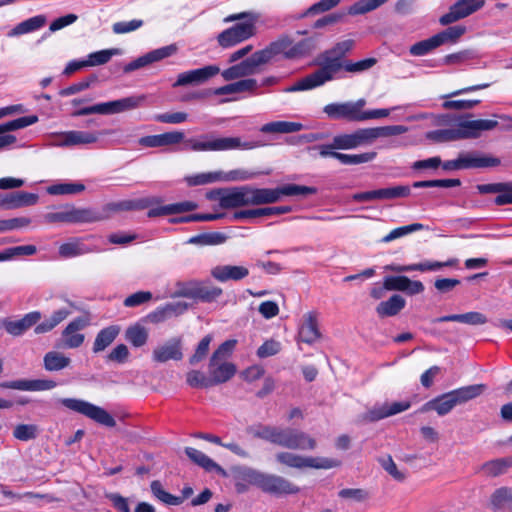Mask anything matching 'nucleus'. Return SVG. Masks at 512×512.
Returning a JSON list of instances; mask_svg holds the SVG:
<instances>
[{"label":"nucleus","instance_id":"nucleus-4","mask_svg":"<svg viewBox=\"0 0 512 512\" xmlns=\"http://www.w3.org/2000/svg\"><path fill=\"white\" fill-rule=\"evenodd\" d=\"M243 20L234 26L222 31L218 37V43L223 48L235 46L251 38L255 34L257 16L251 12L231 14L224 18L225 23Z\"/></svg>","mask_w":512,"mask_h":512},{"label":"nucleus","instance_id":"nucleus-16","mask_svg":"<svg viewBox=\"0 0 512 512\" xmlns=\"http://www.w3.org/2000/svg\"><path fill=\"white\" fill-rule=\"evenodd\" d=\"M182 358L181 337L170 338L163 345L156 347L152 352V360L157 363H165L170 360L180 361Z\"/></svg>","mask_w":512,"mask_h":512},{"label":"nucleus","instance_id":"nucleus-1","mask_svg":"<svg viewBox=\"0 0 512 512\" xmlns=\"http://www.w3.org/2000/svg\"><path fill=\"white\" fill-rule=\"evenodd\" d=\"M245 432L253 438L261 439L290 450H314L317 447L315 438L296 428H281L257 423L247 426Z\"/></svg>","mask_w":512,"mask_h":512},{"label":"nucleus","instance_id":"nucleus-63","mask_svg":"<svg viewBox=\"0 0 512 512\" xmlns=\"http://www.w3.org/2000/svg\"><path fill=\"white\" fill-rule=\"evenodd\" d=\"M388 0H360L349 8V14L360 15L377 9Z\"/></svg>","mask_w":512,"mask_h":512},{"label":"nucleus","instance_id":"nucleus-14","mask_svg":"<svg viewBox=\"0 0 512 512\" xmlns=\"http://www.w3.org/2000/svg\"><path fill=\"white\" fill-rule=\"evenodd\" d=\"M42 318V314L39 311H32L25 314L21 319L13 320L11 318H4L1 321V326L5 331L14 336H22L31 327L35 326Z\"/></svg>","mask_w":512,"mask_h":512},{"label":"nucleus","instance_id":"nucleus-8","mask_svg":"<svg viewBox=\"0 0 512 512\" xmlns=\"http://www.w3.org/2000/svg\"><path fill=\"white\" fill-rule=\"evenodd\" d=\"M275 459L279 464L290 468H314V469H331L341 465V461L334 458L326 457H303L292 452H279L275 455Z\"/></svg>","mask_w":512,"mask_h":512},{"label":"nucleus","instance_id":"nucleus-47","mask_svg":"<svg viewBox=\"0 0 512 512\" xmlns=\"http://www.w3.org/2000/svg\"><path fill=\"white\" fill-rule=\"evenodd\" d=\"M120 49L112 48L90 53L86 59L71 60L67 64H106L113 55L120 54Z\"/></svg>","mask_w":512,"mask_h":512},{"label":"nucleus","instance_id":"nucleus-46","mask_svg":"<svg viewBox=\"0 0 512 512\" xmlns=\"http://www.w3.org/2000/svg\"><path fill=\"white\" fill-rule=\"evenodd\" d=\"M323 111L327 114L330 119L339 120L345 119L348 121L355 122V119L350 109L349 103H330L326 105Z\"/></svg>","mask_w":512,"mask_h":512},{"label":"nucleus","instance_id":"nucleus-31","mask_svg":"<svg viewBox=\"0 0 512 512\" xmlns=\"http://www.w3.org/2000/svg\"><path fill=\"white\" fill-rule=\"evenodd\" d=\"M46 24L47 16L44 14H38L15 25L10 31H8L7 36L10 38H15L30 34L39 31Z\"/></svg>","mask_w":512,"mask_h":512},{"label":"nucleus","instance_id":"nucleus-45","mask_svg":"<svg viewBox=\"0 0 512 512\" xmlns=\"http://www.w3.org/2000/svg\"><path fill=\"white\" fill-rule=\"evenodd\" d=\"M512 467V457L497 458L485 462L481 470L490 477H497L506 473L508 468Z\"/></svg>","mask_w":512,"mask_h":512},{"label":"nucleus","instance_id":"nucleus-3","mask_svg":"<svg viewBox=\"0 0 512 512\" xmlns=\"http://www.w3.org/2000/svg\"><path fill=\"white\" fill-rule=\"evenodd\" d=\"M370 66H319V69L297 80L284 89L285 92L312 90L334 79L346 77L347 72H361Z\"/></svg>","mask_w":512,"mask_h":512},{"label":"nucleus","instance_id":"nucleus-38","mask_svg":"<svg viewBox=\"0 0 512 512\" xmlns=\"http://www.w3.org/2000/svg\"><path fill=\"white\" fill-rule=\"evenodd\" d=\"M178 46L176 44H170L153 51L146 53L145 55L134 60L130 64H152L154 62L162 61L172 55L176 54Z\"/></svg>","mask_w":512,"mask_h":512},{"label":"nucleus","instance_id":"nucleus-29","mask_svg":"<svg viewBox=\"0 0 512 512\" xmlns=\"http://www.w3.org/2000/svg\"><path fill=\"white\" fill-rule=\"evenodd\" d=\"M457 406L455 400L451 394V392L443 393L425 404L418 410L419 413H425L430 410H434L437 412L439 416H445L452 411V409Z\"/></svg>","mask_w":512,"mask_h":512},{"label":"nucleus","instance_id":"nucleus-64","mask_svg":"<svg viewBox=\"0 0 512 512\" xmlns=\"http://www.w3.org/2000/svg\"><path fill=\"white\" fill-rule=\"evenodd\" d=\"M409 283V278L407 276L398 275V276H386L383 280V289L388 291H401L405 292L407 289V285Z\"/></svg>","mask_w":512,"mask_h":512},{"label":"nucleus","instance_id":"nucleus-53","mask_svg":"<svg viewBox=\"0 0 512 512\" xmlns=\"http://www.w3.org/2000/svg\"><path fill=\"white\" fill-rule=\"evenodd\" d=\"M227 240V236L221 232L201 233L191 237L188 243L195 245H219Z\"/></svg>","mask_w":512,"mask_h":512},{"label":"nucleus","instance_id":"nucleus-58","mask_svg":"<svg viewBox=\"0 0 512 512\" xmlns=\"http://www.w3.org/2000/svg\"><path fill=\"white\" fill-rule=\"evenodd\" d=\"M466 27L464 25H455L435 34L440 45L456 42L464 33Z\"/></svg>","mask_w":512,"mask_h":512},{"label":"nucleus","instance_id":"nucleus-36","mask_svg":"<svg viewBox=\"0 0 512 512\" xmlns=\"http://www.w3.org/2000/svg\"><path fill=\"white\" fill-rule=\"evenodd\" d=\"M316 316L309 312L304 316V321L299 328L298 338L301 342L313 344L320 338Z\"/></svg>","mask_w":512,"mask_h":512},{"label":"nucleus","instance_id":"nucleus-17","mask_svg":"<svg viewBox=\"0 0 512 512\" xmlns=\"http://www.w3.org/2000/svg\"><path fill=\"white\" fill-rule=\"evenodd\" d=\"M251 185L226 188L225 196L221 199L222 209H233L251 206Z\"/></svg>","mask_w":512,"mask_h":512},{"label":"nucleus","instance_id":"nucleus-51","mask_svg":"<svg viewBox=\"0 0 512 512\" xmlns=\"http://www.w3.org/2000/svg\"><path fill=\"white\" fill-rule=\"evenodd\" d=\"M125 339L134 347H142L147 343L148 331L144 326L134 324L126 329Z\"/></svg>","mask_w":512,"mask_h":512},{"label":"nucleus","instance_id":"nucleus-10","mask_svg":"<svg viewBox=\"0 0 512 512\" xmlns=\"http://www.w3.org/2000/svg\"><path fill=\"white\" fill-rule=\"evenodd\" d=\"M485 0H458L439 19L441 25H450L480 10Z\"/></svg>","mask_w":512,"mask_h":512},{"label":"nucleus","instance_id":"nucleus-41","mask_svg":"<svg viewBox=\"0 0 512 512\" xmlns=\"http://www.w3.org/2000/svg\"><path fill=\"white\" fill-rule=\"evenodd\" d=\"M490 506L494 512H501L512 506V488L500 487L490 497Z\"/></svg>","mask_w":512,"mask_h":512},{"label":"nucleus","instance_id":"nucleus-22","mask_svg":"<svg viewBox=\"0 0 512 512\" xmlns=\"http://www.w3.org/2000/svg\"><path fill=\"white\" fill-rule=\"evenodd\" d=\"M219 66H203L179 75L175 86L199 85L218 74Z\"/></svg>","mask_w":512,"mask_h":512},{"label":"nucleus","instance_id":"nucleus-25","mask_svg":"<svg viewBox=\"0 0 512 512\" xmlns=\"http://www.w3.org/2000/svg\"><path fill=\"white\" fill-rule=\"evenodd\" d=\"M184 138V132L172 131L157 135L143 136L138 140V143L143 147L155 148L178 144L182 142Z\"/></svg>","mask_w":512,"mask_h":512},{"label":"nucleus","instance_id":"nucleus-39","mask_svg":"<svg viewBox=\"0 0 512 512\" xmlns=\"http://www.w3.org/2000/svg\"><path fill=\"white\" fill-rule=\"evenodd\" d=\"M406 305V300L399 294L392 295L388 300L382 301L376 307L380 317H392L397 315Z\"/></svg>","mask_w":512,"mask_h":512},{"label":"nucleus","instance_id":"nucleus-18","mask_svg":"<svg viewBox=\"0 0 512 512\" xmlns=\"http://www.w3.org/2000/svg\"><path fill=\"white\" fill-rule=\"evenodd\" d=\"M145 100L144 95L140 96H129L114 101L99 103L100 114L111 115L117 114L129 110H133L139 107Z\"/></svg>","mask_w":512,"mask_h":512},{"label":"nucleus","instance_id":"nucleus-59","mask_svg":"<svg viewBox=\"0 0 512 512\" xmlns=\"http://www.w3.org/2000/svg\"><path fill=\"white\" fill-rule=\"evenodd\" d=\"M424 229L421 223H412L410 225L401 226L393 229L389 234L381 239V242L388 243L398 238L404 237L410 233L417 232Z\"/></svg>","mask_w":512,"mask_h":512},{"label":"nucleus","instance_id":"nucleus-13","mask_svg":"<svg viewBox=\"0 0 512 512\" xmlns=\"http://www.w3.org/2000/svg\"><path fill=\"white\" fill-rule=\"evenodd\" d=\"M113 133H115V130L113 129H104L99 132H87L79 130L67 131L59 135L60 141L58 145L74 146L91 144L97 142L100 136L111 135Z\"/></svg>","mask_w":512,"mask_h":512},{"label":"nucleus","instance_id":"nucleus-55","mask_svg":"<svg viewBox=\"0 0 512 512\" xmlns=\"http://www.w3.org/2000/svg\"><path fill=\"white\" fill-rule=\"evenodd\" d=\"M85 190L82 183H58L47 187V193L50 195H72Z\"/></svg>","mask_w":512,"mask_h":512},{"label":"nucleus","instance_id":"nucleus-49","mask_svg":"<svg viewBox=\"0 0 512 512\" xmlns=\"http://www.w3.org/2000/svg\"><path fill=\"white\" fill-rule=\"evenodd\" d=\"M303 129V125L299 122L274 121L262 126L261 131L264 133H293Z\"/></svg>","mask_w":512,"mask_h":512},{"label":"nucleus","instance_id":"nucleus-19","mask_svg":"<svg viewBox=\"0 0 512 512\" xmlns=\"http://www.w3.org/2000/svg\"><path fill=\"white\" fill-rule=\"evenodd\" d=\"M39 196L35 193L16 191L0 195V207L3 209H17L35 205Z\"/></svg>","mask_w":512,"mask_h":512},{"label":"nucleus","instance_id":"nucleus-23","mask_svg":"<svg viewBox=\"0 0 512 512\" xmlns=\"http://www.w3.org/2000/svg\"><path fill=\"white\" fill-rule=\"evenodd\" d=\"M480 194L499 193L494 199L497 206L512 204V183L498 182L489 184H479L476 186Z\"/></svg>","mask_w":512,"mask_h":512},{"label":"nucleus","instance_id":"nucleus-40","mask_svg":"<svg viewBox=\"0 0 512 512\" xmlns=\"http://www.w3.org/2000/svg\"><path fill=\"white\" fill-rule=\"evenodd\" d=\"M257 147L254 142H242L239 137H222L212 139V151H226L238 148L253 149Z\"/></svg>","mask_w":512,"mask_h":512},{"label":"nucleus","instance_id":"nucleus-60","mask_svg":"<svg viewBox=\"0 0 512 512\" xmlns=\"http://www.w3.org/2000/svg\"><path fill=\"white\" fill-rule=\"evenodd\" d=\"M425 137L426 139L435 143H444L459 140L456 128L428 131Z\"/></svg>","mask_w":512,"mask_h":512},{"label":"nucleus","instance_id":"nucleus-44","mask_svg":"<svg viewBox=\"0 0 512 512\" xmlns=\"http://www.w3.org/2000/svg\"><path fill=\"white\" fill-rule=\"evenodd\" d=\"M71 359L57 351H49L43 357V366L46 371H60L68 367Z\"/></svg>","mask_w":512,"mask_h":512},{"label":"nucleus","instance_id":"nucleus-32","mask_svg":"<svg viewBox=\"0 0 512 512\" xmlns=\"http://www.w3.org/2000/svg\"><path fill=\"white\" fill-rule=\"evenodd\" d=\"M71 224H84L99 222L107 218V215L95 208H77L70 205Z\"/></svg>","mask_w":512,"mask_h":512},{"label":"nucleus","instance_id":"nucleus-42","mask_svg":"<svg viewBox=\"0 0 512 512\" xmlns=\"http://www.w3.org/2000/svg\"><path fill=\"white\" fill-rule=\"evenodd\" d=\"M257 85L256 80L254 79H241L236 82L215 88L212 93L214 95H229V94H237L245 91L253 90Z\"/></svg>","mask_w":512,"mask_h":512},{"label":"nucleus","instance_id":"nucleus-28","mask_svg":"<svg viewBox=\"0 0 512 512\" xmlns=\"http://www.w3.org/2000/svg\"><path fill=\"white\" fill-rule=\"evenodd\" d=\"M186 456L196 465L203 468L206 472H215L217 475L221 477H227V471L216 463L213 459L208 457L202 451L197 450L193 447L185 448Z\"/></svg>","mask_w":512,"mask_h":512},{"label":"nucleus","instance_id":"nucleus-52","mask_svg":"<svg viewBox=\"0 0 512 512\" xmlns=\"http://www.w3.org/2000/svg\"><path fill=\"white\" fill-rule=\"evenodd\" d=\"M150 489L155 498L167 505L177 506L182 504V498L165 491L159 480L152 481L150 484Z\"/></svg>","mask_w":512,"mask_h":512},{"label":"nucleus","instance_id":"nucleus-21","mask_svg":"<svg viewBox=\"0 0 512 512\" xmlns=\"http://www.w3.org/2000/svg\"><path fill=\"white\" fill-rule=\"evenodd\" d=\"M57 383L46 379H18L0 383V388L21 391H45L55 388Z\"/></svg>","mask_w":512,"mask_h":512},{"label":"nucleus","instance_id":"nucleus-50","mask_svg":"<svg viewBox=\"0 0 512 512\" xmlns=\"http://www.w3.org/2000/svg\"><path fill=\"white\" fill-rule=\"evenodd\" d=\"M89 252H91V249L80 240L63 243L58 250L62 258H73Z\"/></svg>","mask_w":512,"mask_h":512},{"label":"nucleus","instance_id":"nucleus-37","mask_svg":"<svg viewBox=\"0 0 512 512\" xmlns=\"http://www.w3.org/2000/svg\"><path fill=\"white\" fill-rule=\"evenodd\" d=\"M487 386L485 384H472L454 389L451 392L456 405H461L482 395Z\"/></svg>","mask_w":512,"mask_h":512},{"label":"nucleus","instance_id":"nucleus-34","mask_svg":"<svg viewBox=\"0 0 512 512\" xmlns=\"http://www.w3.org/2000/svg\"><path fill=\"white\" fill-rule=\"evenodd\" d=\"M121 327L119 325H110L101 329L93 342L92 351L98 354L108 348L119 336Z\"/></svg>","mask_w":512,"mask_h":512},{"label":"nucleus","instance_id":"nucleus-35","mask_svg":"<svg viewBox=\"0 0 512 512\" xmlns=\"http://www.w3.org/2000/svg\"><path fill=\"white\" fill-rule=\"evenodd\" d=\"M318 38L316 36L305 38L297 43H293L289 37V52L287 60H298L311 54L317 47Z\"/></svg>","mask_w":512,"mask_h":512},{"label":"nucleus","instance_id":"nucleus-30","mask_svg":"<svg viewBox=\"0 0 512 512\" xmlns=\"http://www.w3.org/2000/svg\"><path fill=\"white\" fill-rule=\"evenodd\" d=\"M211 275L219 282L239 281L249 275V270L244 266L218 265L211 270Z\"/></svg>","mask_w":512,"mask_h":512},{"label":"nucleus","instance_id":"nucleus-9","mask_svg":"<svg viewBox=\"0 0 512 512\" xmlns=\"http://www.w3.org/2000/svg\"><path fill=\"white\" fill-rule=\"evenodd\" d=\"M287 52H289V36H281L266 48L253 53L251 57L243 60L240 64H267L281 58L287 60Z\"/></svg>","mask_w":512,"mask_h":512},{"label":"nucleus","instance_id":"nucleus-43","mask_svg":"<svg viewBox=\"0 0 512 512\" xmlns=\"http://www.w3.org/2000/svg\"><path fill=\"white\" fill-rule=\"evenodd\" d=\"M70 315V311L66 308L56 310L49 318L35 325V334H44L53 330L58 324L65 320Z\"/></svg>","mask_w":512,"mask_h":512},{"label":"nucleus","instance_id":"nucleus-61","mask_svg":"<svg viewBox=\"0 0 512 512\" xmlns=\"http://www.w3.org/2000/svg\"><path fill=\"white\" fill-rule=\"evenodd\" d=\"M186 382L192 388L208 389L213 387L210 377L199 370H191L186 375Z\"/></svg>","mask_w":512,"mask_h":512},{"label":"nucleus","instance_id":"nucleus-7","mask_svg":"<svg viewBox=\"0 0 512 512\" xmlns=\"http://www.w3.org/2000/svg\"><path fill=\"white\" fill-rule=\"evenodd\" d=\"M499 158L482 154L477 151L460 153L456 159L442 162V168L446 171L460 169L490 168L500 165Z\"/></svg>","mask_w":512,"mask_h":512},{"label":"nucleus","instance_id":"nucleus-15","mask_svg":"<svg viewBox=\"0 0 512 512\" xmlns=\"http://www.w3.org/2000/svg\"><path fill=\"white\" fill-rule=\"evenodd\" d=\"M498 125L496 120L479 119V120H464L460 119L456 132L458 139L476 138L482 131L492 130Z\"/></svg>","mask_w":512,"mask_h":512},{"label":"nucleus","instance_id":"nucleus-20","mask_svg":"<svg viewBox=\"0 0 512 512\" xmlns=\"http://www.w3.org/2000/svg\"><path fill=\"white\" fill-rule=\"evenodd\" d=\"M333 139L334 147L338 150L356 149L370 144L366 128L357 129L352 133L338 134Z\"/></svg>","mask_w":512,"mask_h":512},{"label":"nucleus","instance_id":"nucleus-5","mask_svg":"<svg viewBox=\"0 0 512 512\" xmlns=\"http://www.w3.org/2000/svg\"><path fill=\"white\" fill-rule=\"evenodd\" d=\"M317 193L316 187L298 184H285L276 188H256L251 186V206L277 203L283 196H309Z\"/></svg>","mask_w":512,"mask_h":512},{"label":"nucleus","instance_id":"nucleus-56","mask_svg":"<svg viewBox=\"0 0 512 512\" xmlns=\"http://www.w3.org/2000/svg\"><path fill=\"white\" fill-rule=\"evenodd\" d=\"M439 46H441V45L439 44L436 35H433L432 37H430L428 39H425V40H422V41H419V42L413 44L410 47L409 52L411 55H414V56H424V55L431 53L433 50H435Z\"/></svg>","mask_w":512,"mask_h":512},{"label":"nucleus","instance_id":"nucleus-27","mask_svg":"<svg viewBox=\"0 0 512 512\" xmlns=\"http://www.w3.org/2000/svg\"><path fill=\"white\" fill-rule=\"evenodd\" d=\"M88 325V320L83 317L73 319L62 331V337L67 348H78L84 342V335L77 333Z\"/></svg>","mask_w":512,"mask_h":512},{"label":"nucleus","instance_id":"nucleus-12","mask_svg":"<svg viewBox=\"0 0 512 512\" xmlns=\"http://www.w3.org/2000/svg\"><path fill=\"white\" fill-rule=\"evenodd\" d=\"M354 46V41L347 39L337 43L330 50L325 51L321 55V62L319 64H376V59L367 58L357 62L346 61L342 63V59L347 52Z\"/></svg>","mask_w":512,"mask_h":512},{"label":"nucleus","instance_id":"nucleus-26","mask_svg":"<svg viewBox=\"0 0 512 512\" xmlns=\"http://www.w3.org/2000/svg\"><path fill=\"white\" fill-rule=\"evenodd\" d=\"M209 377L212 385L216 386L229 381L236 374V366L231 362L209 360L208 365Z\"/></svg>","mask_w":512,"mask_h":512},{"label":"nucleus","instance_id":"nucleus-6","mask_svg":"<svg viewBox=\"0 0 512 512\" xmlns=\"http://www.w3.org/2000/svg\"><path fill=\"white\" fill-rule=\"evenodd\" d=\"M59 403L65 408L84 415L106 427H114L116 421L104 408L77 398H61Z\"/></svg>","mask_w":512,"mask_h":512},{"label":"nucleus","instance_id":"nucleus-11","mask_svg":"<svg viewBox=\"0 0 512 512\" xmlns=\"http://www.w3.org/2000/svg\"><path fill=\"white\" fill-rule=\"evenodd\" d=\"M410 194V186L398 185L371 191L358 192L352 195V199L355 202H365L372 200H392L396 198H405L408 197Z\"/></svg>","mask_w":512,"mask_h":512},{"label":"nucleus","instance_id":"nucleus-33","mask_svg":"<svg viewBox=\"0 0 512 512\" xmlns=\"http://www.w3.org/2000/svg\"><path fill=\"white\" fill-rule=\"evenodd\" d=\"M443 322H459L468 325H483L488 322L487 317L481 313L476 311H471L463 314H450L435 318L432 320V323H443Z\"/></svg>","mask_w":512,"mask_h":512},{"label":"nucleus","instance_id":"nucleus-57","mask_svg":"<svg viewBox=\"0 0 512 512\" xmlns=\"http://www.w3.org/2000/svg\"><path fill=\"white\" fill-rule=\"evenodd\" d=\"M273 216L272 207H260L254 209L239 210L233 213V220H254L259 217Z\"/></svg>","mask_w":512,"mask_h":512},{"label":"nucleus","instance_id":"nucleus-62","mask_svg":"<svg viewBox=\"0 0 512 512\" xmlns=\"http://www.w3.org/2000/svg\"><path fill=\"white\" fill-rule=\"evenodd\" d=\"M38 436V427L35 424H18L13 429V437L20 441H30Z\"/></svg>","mask_w":512,"mask_h":512},{"label":"nucleus","instance_id":"nucleus-48","mask_svg":"<svg viewBox=\"0 0 512 512\" xmlns=\"http://www.w3.org/2000/svg\"><path fill=\"white\" fill-rule=\"evenodd\" d=\"M369 143L371 144L375 139L380 137H390L403 134L407 132V127L403 125H390L382 127L366 128Z\"/></svg>","mask_w":512,"mask_h":512},{"label":"nucleus","instance_id":"nucleus-54","mask_svg":"<svg viewBox=\"0 0 512 512\" xmlns=\"http://www.w3.org/2000/svg\"><path fill=\"white\" fill-rule=\"evenodd\" d=\"M377 153L374 151L365 152L361 154H344L337 152L336 159L343 165H358L367 163L374 160Z\"/></svg>","mask_w":512,"mask_h":512},{"label":"nucleus","instance_id":"nucleus-24","mask_svg":"<svg viewBox=\"0 0 512 512\" xmlns=\"http://www.w3.org/2000/svg\"><path fill=\"white\" fill-rule=\"evenodd\" d=\"M458 262L457 259H450L446 262H438V261H425L421 263L409 264V265H399V264H390L385 266V270L392 271L396 273L403 272H411V271H437L443 267L454 266Z\"/></svg>","mask_w":512,"mask_h":512},{"label":"nucleus","instance_id":"nucleus-2","mask_svg":"<svg viewBox=\"0 0 512 512\" xmlns=\"http://www.w3.org/2000/svg\"><path fill=\"white\" fill-rule=\"evenodd\" d=\"M240 477L248 480L250 485L257 487L263 493L274 497L294 495L300 491L298 486L283 476L265 473L257 469H244Z\"/></svg>","mask_w":512,"mask_h":512}]
</instances>
